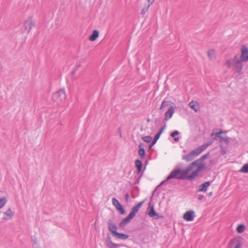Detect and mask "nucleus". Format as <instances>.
<instances>
[{
  "label": "nucleus",
  "instance_id": "obj_1",
  "mask_svg": "<svg viewBox=\"0 0 248 248\" xmlns=\"http://www.w3.org/2000/svg\"><path fill=\"white\" fill-rule=\"evenodd\" d=\"M205 168V165L204 163H202L198 160L193 162L184 170L186 172L185 179L193 180L199 175L200 171L203 170Z\"/></svg>",
  "mask_w": 248,
  "mask_h": 248
},
{
  "label": "nucleus",
  "instance_id": "obj_2",
  "mask_svg": "<svg viewBox=\"0 0 248 248\" xmlns=\"http://www.w3.org/2000/svg\"><path fill=\"white\" fill-rule=\"evenodd\" d=\"M211 137L215 140H219L220 142L224 141L228 143L229 142L228 138L225 132L220 130L214 131L211 134Z\"/></svg>",
  "mask_w": 248,
  "mask_h": 248
},
{
  "label": "nucleus",
  "instance_id": "obj_3",
  "mask_svg": "<svg viewBox=\"0 0 248 248\" xmlns=\"http://www.w3.org/2000/svg\"><path fill=\"white\" fill-rule=\"evenodd\" d=\"M66 98V94L64 89H60L53 95V99L54 101L58 103L63 102Z\"/></svg>",
  "mask_w": 248,
  "mask_h": 248
},
{
  "label": "nucleus",
  "instance_id": "obj_4",
  "mask_svg": "<svg viewBox=\"0 0 248 248\" xmlns=\"http://www.w3.org/2000/svg\"><path fill=\"white\" fill-rule=\"evenodd\" d=\"M186 172L184 170H176L171 171L167 179H170L173 178H176L178 179H184L186 178Z\"/></svg>",
  "mask_w": 248,
  "mask_h": 248
},
{
  "label": "nucleus",
  "instance_id": "obj_5",
  "mask_svg": "<svg viewBox=\"0 0 248 248\" xmlns=\"http://www.w3.org/2000/svg\"><path fill=\"white\" fill-rule=\"evenodd\" d=\"M239 59L244 62H248V47L245 45L241 47V55Z\"/></svg>",
  "mask_w": 248,
  "mask_h": 248
},
{
  "label": "nucleus",
  "instance_id": "obj_6",
  "mask_svg": "<svg viewBox=\"0 0 248 248\" xmlns=\"http://www.w3.org/2000/svg\"><path fill=\"white\" fill-rule=\"evenodd\" d=\"M243 61L240 59H237L235 62H233V73L242 74V69L243 66Z\"/></svg>",
  "mask_w": 248,
  "mask_h": 248
},
{
  "label": "nucleus",
  "instance_id": "obj_7",
  "mask_svg": "<svg viewBox=\"0 0 248 248\" xmlns=\"http://www.w3.org/2000/svg\"><path fill=\"white\" fill-rule=\"evenodd\" d=\"M150 6V4L143 0L140 5V15H144L148 11Z\"/></svg>",
  "mask_w": 248,
  "mask_h": 248
},
{
  "label": "nucleus",
  "instance_id": "obj_8",
  "mask_svg": "<svg viewBox=\"0 0 248 248\" xmlns=\"http://www.w3.org/2000/svg\"><path fill=\"white\" fill-rule=\"evenodd\" d=\"M34 26V21L32 18H29L27 19L24 24L25 29L28 32L31 31Z\"/></svg>",
  "mask_w": 248,
  "mask_h": 248
},
{
  "label": "nucleus",
  "instance_id": "obj_9",
  "mask_svg": "<svg viewBox=\"0 0 248 248\" xmlns=\"http://www.w3.org/2000/svg\"><path fill=\"white\" fill-rule=\"evenodd\" d=\"M112 204L115 206L116 209L120 212L122 214H124L125 213L124 210L122 206V205L120 203L119 201L115 198H113L112 199Z\"/></svg>",
  "mask_w": 248,
  "mask_h": 248
},
{
  "label": "nucleus",
  "instance_id": "obj_10",
  "mask_svg": "<svg viewBox=\"0 0 248 248\" xmlns=\"http://www.w3.org/2000/svg\"><path fill=\"white\" fill-rule=\"evenodd\" d=\"M195 217V212L193 211H188L183 215V218L186 221H191Z\"/></svg>",
  "mask_w": 248,
  "mask_h": 248
},
{
  "label": "nucleus",
  "instance_id": "obj_11",
  "mask_svg": "<svg viewBox=\"0 0 248 248\" xmlns=\"http://www.w3.org/2000/svg\"><path fill=\"white\" fill-rule=\"evenodd\" d=\"M14 215V212L11 208L7 209L3 214V218L4 220H8L11 218Z\"/></svg>",
  "mask_w": 248,
  "mask_h": 248
},
{
  "label": "nucleus",
  "instance_id": "obj_12",
  "mask_svg": "<svg viewBox=\"0 0 248 248\" xmlns=\"http://www.w3.org/2000/svg\"><path fill=\"white\" fill-rule=\"evenodd\" d=\"M206 149V146H201L197 149L192 151L190 153L193 155V157H195L199 155L203 151Z\"/></svg>",
  "mask_w": 248,
  "mask_h": 248
},
{
  "label": "nucleus",
  "instance_id": "obj_13",
  "mask_svg": "<svg viewBox=\"0 0 248 248\" xmlns=\"http://www.w3.org/2000/svg\"><path fill=\"white\" fill-rule=\"evenodd\" d=\"M108 227L109 230L113 234V235L117 233V228L115 224L110 220L108 222Z\"/></svg>",
  "mask_w": 248,
  "mask_h": 248
},
{
  "label": "nucleus",
  "instance_id": "obj_14",
  "mask_svg": "<svg viewBox=\"0 0 248 248\" xmlns=\"http://www.w3.org/2000/svg\"><path fill=\"white\" fill-rule=\"evenodd\" d=\"M188 105L192 109H193L196 112H197L200 109V104L196 101H192L190 102L189 103Z\"/></svg>",
  "mask_w": 248,
  "mask_h": 248
},
{
  "label": "nucleus",
  "instance_id": "obj_15",
  "mask_svg": "<svg viewBox=\"0 0 248 248\" xmlns=\"http://www.w3.org/2000/svg\"><path fill=\"white\" fill-rule=\"evenodd\" d=\"M174 107L171 106L166 111V112L165 113V119H166V120H168L170 119L172 117L173 114L174 113Z\"/></svg>",
  "mask_w": 248,
  "mask_h": 248
},
{
  "label": "nucleus",
  "instance_id": "obj_16",
  "mask_svg": "<svg viewBox=\"0 0 248 248\" xmlns=\"http://www.w3.org/2000/svg\"><path fill=\"white\" fill-rule=\"evenodd\" d=\"M210 184L209 182H206L203 183L199 186V191H206L207 188L210 186Z\"/></svg>",
  "mask_w": 248,
  "mask_h": 248
},
{
  "label": "nucleus",
  "instance_id": "obj_17",
  "mask_svg": "<svg viewBox=\"0 0 248 248\" xmlns=\"http://www.w3.org/2000/svg\"><path fill=\"white\" fill-rule=\"evenodd\" d=\"M208 59L212 60L216 57V50L214 49H209L207 52Z\"/></svg>",
  "mask_w": 248,
  "mask_h": 248
},
{
  "label": "nucleus",
  "instance_id": "obj_18",
  "mask_svg": "<svg viewBox=\"0 0 248 248\" xmlns=\"http://www.w3.org/2000/svg\"><path fill=\"white\" fill-rule=\"evenodd\" d=\"M99 32L97 30L93 31L92 34L89 37V40L91 41H94L96 40V39L99 36Z\"/></svg>",
  "mask_w": 248,
  "mask_h": 248
},
{
  "label": "nucleus",
  "instance_id": "obj_19",
  "mask_svg": "<svg viewBox=\"0 0 248 248\" xmlns=\"http://www.w3.org/2000/svg\"><path fill=\"white\" fill-rule=\"evenodd\" d=\"M114 236L116 238L122 240H125L129 237V236L126 234L119 233L118 232L115 233V234Z\"/></svg>",
  "mask_w": 248,
  "mask_h": 248
},
{
  "label": "nucleus",
  "instance_id": "obj_20",
  "mask_svg": "<svg viewBox=\"0 0 248 248\" xmlns=\"http://www.w3.org/2000/svg\"><path fill=\"white\" fill-rule=\"evenodd\" d=\"M135 165L138 170V173H140L141 171L142 163L141 161L137 160L135 161Z\"/></svg>",
  "mask_w": 248,
  "mask_h": 248
},
{
  "label": "nucleus",
  "instance_id": "obj_21",
  "mask_svg": "<svg viewBox=\"0 0 248 248\" xmlns=\"http://www.w3.org/2000/svg\"><path fill=\"white\" fill-rule=\"evenodd\" d=\"M246 228V227L244 225L241 224L237 226L236 231L238 233H241L244 232Z\"/></svg>",
  "mask_w": 248,
  "mask_h": 248
},
{
  "label": "nucleus",
  "instance_id": "obj_22",
  "mask_svg": "<svg viewBox=\"0 0 248 248\" xmlns=\"http://www.w3.org/2000/svg\"><path fill=\"white\" fill-rule=\"evenodd\" d=\"M139 155L140 156L141 158H143L145 156V150L142 147L141 145L139 146V150L138 151Z\"/></svg>",
  "mask_w": 248,
  "mask_h": 248
},
{
  "label": "nucleus",
  "instance_id": "obj_23",
  "mask_svg": "<svg viewBox=\"0 0 248 248\" xmlns=\"http://www.w3.org/2000/svg\"><path fill=\"white\" fill-rule=\"evenodd\" d=\"M143 202H141L139 203L136 206H135L134 207H133L131 210L132 211H133L134 212L137 213L138 212V211H139V210L140 209V208L142 206Z\"/></svg>",
  "mask_w": 248,
  "mask_h": 248
},
{
  "label": "nucleus",
  "instance_id": "obj_24",
  "mask_svg": "<svg viewBox=\"0 0 248 248\" xmlns=\"http://www.w3.org/2000/svg\"><path fill=\"white\" fill-rule=\"evenodd\" d=\"M194 158V157H193V155L190 153L188 155L184 156L182 157V159L187 161H190L193 160Z\"/></svg>",
  "mask_w": 248,
  "mask_h": 248
},
{
  "label": "nucleus",
  "instance_id": "obj_25",
  "mask_svg": "<svg viewBox=\"0 0 248 248\" xmlns=\"http://www.w3.org/2000/svg\"><path fill=\"white\" fill-rule=\"evenodd\" d=\"M239 171L243 173H248V163L245 164L239 170Z\"/></svg>",
  "mask_w": 248,
  "mask_h": 248
},
{
  "label": "nucleus",
  "instance_id": "obj_26",
  "mask_svg": "<svg viewBox=\"0 0 248 248\" xmlns=\"http://www.w3.org/2000/svg\"><path fill=\"white\" fill-rule=\"evenodd\" d=\"M131 220H130L127 217L123 219L121 222L120 223L119 226L120 227H123L127 223H129Z\"/></svg>",
  "mask_w": 248,
  "mask_h": 248
},
{
  "label": "nucleus",
  "instance_id": "obj_27",
  "mask_svg": "<svg viewBox=\"0 0 248 248\" xmlns=\"http://www.w3.org/2000/svg\"><path fill=\"white\" fill-rule=\"evenodd\" d=\"M7 202V200L5 198L0 199V209L4 206Z\"/></svg>",
  "mask_w": 248,
  "mask_h": 248
},
{
  "label": "nucleus",
  "instance_id": "obj_28",
  "mask_svg": "<svg viewBox=\"0 0 248 248\" xmlns=\"http://www.w3.org/2000/svg\"><path fill=\"white\" fill-rule=\"evenodd\" d=\"M136 213L134 212L133 211H132L131 210V212L130 213V214L128 215V216L127 217L130 220H131L132 218H133L135 215H136Z\"/></svg>",
  "mask_w": 248,
  "mask_h": 248
},
{
  "label": "nucleus",
  "instance_id": "obj_29",
  "mask_svg": "<svg viewBox=\"0 0 248 248\" xmlns=\"http://www.w3.org/2000/svg\"><path fill=\"white\" fill-rule=\"evenodd\" d=\"M155 215H156V213L154 209V208L152 207L150 209L149 213V215L151 217H153L155 216Z\"/></svg>",
  "mask_w": 248,
  "mask_h": 248
},
{
  "label": "nucleus",
  "instance_id": "obj_30",
  "mask_svg": "<svg viewBox=\"0 0 248 248\" xmlns=\"http://www.w3.org/2000/svg\"><path fill=\"white\" fill-rule=\"evenodd\" d=\"M143 140L144 141L146 142H149L152 140V138L150 136H147L143 137Z\"/></svg>",
  "mask_w": 248,
  "mask_h": 248
},
{
  "label": "nucleus",
  "instance_id": "obj_31",
  "mask_svg": "<svg viewBox=\"0 0 248 248\" xmlns=\"http://www.w3.org/2000/svg\"><path fill=\"white\" fill-rule=\"evenodd\" d=\"M209 155V153H208V154L203 155L198 160L202 163H203L202 162Z\"/></svg>",
  "mask_w": 248,
  "mask_h": 248
},
{
  "label": "nucleus",
  "instance_id": "obj_32",
  "mask_svg": "<svg viewBox=\"0 0 248 248\" xmlns=\"http://www.w3.org/2000/svg\"><path fill=\"white\" fill-rule=\"evenodd\" d=\"M232 60H228L225 63V65L228 67V68H230L231 67V65H232Z\"/></svg>",
  "mask_w": 248,
  "mask_h": 248
},
{
  "label": "nucleus",
  "instance_id": "obj_33",
  "mask_svg": "<svg viewBox=\"0 0 248 248\" xmlns=\"http://www.w3.org/2000/svg\"><path fill=\"white\" fill-rule=\"evenodd\" d=\"M168 103V102L167 101H163L161 105L160 109H162L164 108L165 107H166Z\"/></svg>",
  "mask_w": 248,
  "mask_h": 248
},
{
  "label": "nucleus",
  "instance_id": "obj_34",
  "mask_svg": "<svg viewBox=\"0 0 248 248\" xmlns=\"http://www.w3.org/2000/svg\"><path fill=\"white\" fill-rule=\"evenodd\" d=\"M144 1L149 3L151 5H152L155 2V0H143Z\"/></svg>",
  "mask_w": 248,
  "mask_h": 248
},
{
  "label": "nucleus",
  "instance_id": "obj_35",
  "mask_svg": "<svg viewBox=\"0 0 248 248\" xmlns=\"http://www.w3.org/2000/svg\"><path fill=\"white\" fill-rule=\"evenodd\" d=\"M178 134H179L178 131H175L171 134L170 136L171 137H175L176 136H177Z\"/></svg>",
  "mask_w": 248,
  "mask_h": 248
},
{
  "label": "nucleus",
  "instance_id": "obj_36",
  "mask_svg": "<svg viewBox=\"0 0 248 248\" xmlns=\"http://www.w3.org/2000/svg\"><path fill=\"white\" fill-rule=\"evenodd\" d=\"M118 245L116 244L113 243L112 242H110V246H109L110 248H115L118 247Z\"/></svg>",
  "mask_w": 248,
  "mask_h": 248
},
{
  "label": "nucleus",
  "instance_id": "obj_37",
  "mask_svg": "<svg viewBox=\"0 0 248 248\" xmlns=\"http://www.w3.org/2000/svg\"><path fill=\"white\" fill-rule=\"evenodd\" d=\"M242 244L240 242H238L235 246L234 248H241V246Z\"/></svg>",
  "mask_w": 248,
  "mask_h": 248
},
{
  "label": "nucleus",
  "instance_id": "obj_38",
  "mask_svg": "<svg viewBox=\"0 0 248 248\" xmlns=\"http://www.w3.org/2000/svg\"><path fill=\"white\" fill-rule=\"evenodd\" d=\"M212 143V142L211 141H209L207 142L206 144L202 145V146H206V148L209 145H211Z\"/></svg>",
  "mask_w": 248,
  "mask_h": 248
},
{
  "label": "nucleus",
  "instance_id": "obj_39",
  "mask_svg": "<svg viewBox=\"0 0 248 248\" xmlns=\"http://www.w3.org/2000/svg\"><path fill=\"white\" fill-rule=\"evenodd\" d=\"M159 137H160V135H158V134H157L155 136V138H154V140H158V139L159 138Z\"/></svg>",
  "mask_w": 248,
  "mask_h": 248
},
{
  "label": "nucleus",
  "instance_id": "obj_40",
  "mask_svg": "<svg viewBox=\"0 0 248 248\" xmlns=\"http://www.w3.org/2000/svg\"><path fill=\"white\" fill-rule=\"evenodd\" d=\"M163 131H164V128H162V129H161L159 131V132H158V133L157 134L160 136V135L162 133V132H163Z\"/></svg>",
  "mask_w": 248,
  "mask_h": 248
},
{
  "label": "nucleus",
  "instance_id": "obj_41",
  "mask_svg": "<svg viewBox=\"0 0 248 248\" xmlns=\"http://www.w3.org/2000/svg\"><path fill=\"white\" fill-rule=\"evenodd\" d=\"M156 141L157 140H155L154 139V140L152 141V145H154Z\"/></svg>",
  "mask_w": 248,
  "mask_h": 248
},
{
  "label": "nucleus",
  "instance_id": "obj_42",
  "mask_svg": "<svg viewBox=\"0 0 248 248\" xmlns=\"http://www.w3.org/2000/svg\"><path fill=\"white\" fill-rule=\"evenodd\" d=\"M179 140V139L178 137H177V138H174V140H175V141H178V140Z\"/></svg>",
  "mask_w": 248,
  "mask_h": 248
}]
</instances>
